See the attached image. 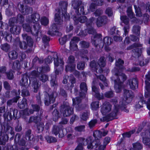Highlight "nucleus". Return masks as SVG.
Returning <instances> with one entry per match:
<instances>
[{
  "label": "nucleus",
  "instance_id": "obj_35",
  "mask_svg": "<svg viewBox=\"0 0 150 150\" xmlns=\"http://www.w3.org/2000/svg\"><path fill=\"white\" fill-rule=\"evenodd\" d=\"M11 66L14 69H18L20 68L21 64L18 60H16L11 64Z\"/></svg>",
  "mask_w": 150,
  "mask_h": 150
},
{
  "label": "nucleus",
  "instance_id": "obj_7",
  "mask_svg": "<svg viewBox=\"0 0 150 150\" xmlns=\"http://www.w3.org/2000/svg\"><path fill=\"white\" fill-rule=\"evenodd\" d=\"M75 60V59L73 56L70 55L67 61L68 65L65 68L67 72L69 71H72L75 69L76 64L74 63Z\"/></svg>",
  "mask_w": 150,
  "mask_h": 150
},
{
  "label": "nucleus",
  "instance_id": "obj_29",
  "mask_svg": "<svg viewBox=\"0 0 150 150\" xmlns=\"http://www.w3.org/2000/svg\"><path fill=\"white\" fill-rule=\"evenodd\" d=\"M142 48H136L132 50L133 55L135 57L139 58L140 57V55L142 52Z\"/></svg>",
  "mask_w": 150,
  "mask_h": 150
},
{
  "label": "nucleus",
  "instance_id": "obj_51",
  "mask_svg": "<svg viewBox=\"0 0 150 150\" xmlns=\"http://www.w3.org/2000/svg\"><path fill=\"white\" fill-rule=\"evenodd\" d=\"M59 112L57 109H55L53 112V118L54 121H56L58 119L59 117Z\"/></svg>",
  "mask_w": 150,
  "mask_h": 150
},
{
  "label": "nucleus",
  "instance_id": "obj_50",
  "mask_svg": "<svg viewBox=\"0 0 150 150\" xmlns=\"http://www.w3.org/2000/svg\"><path fill=\"white\" fill-rule=\"evenodd\" d=\"M40 118L37 116H31L30 117L29 119L28 122L31 123V122H35L37 123L38 122V120H40Z\"/></svg>",
  "mask_w": 150,
  "mask_h": 150
},
{
  "label": "nucleus",
  "instance_id": "obj_25",
  "mask_svg": "<svg viewBox=\"0 0 150 150\" xmlns=\"http://www.w3.org/2000/svg\"><path fill=\"white\" fill-rule=\"evenodd\" d=\"M61 10H58L57 13H56L54 16V21L56 23L59 25H61L63 23L62 18L61 16Z\"/></svg>",
  "mask_w": 150,
  "mask_h": 150
},
{
  "label": "nucleus",
  "instance_id": "obj_48",
  "mask_svg": "<svg viewBox=\"0 0 150 150\" xmlns=\"http://www.w3.org/2000/svg\"><path fill=\"white\" fill-rule=\"evenodd\" d=\"M50 84L51 87L54 88H57L58 86L57 81L56 80V78L53 77L50 81Z\"/></svg>",
  "mask_w": 150,
  "mask_h": 150
},
{
  "label": "nucleus",
  "instance_id": "obj_57",
  "mask_svg": "<svg viewBox=\"0 0 150 150\" xmlns=\"http://www.w3.org/2000/svg\"><path fill=\"white\" fill-rule=\"evenodd\" d=\"M142 46V45L139 43H135L132 45L128 47L127 49V50H131L135 47H140Z\"/></svg>",
  "mask_w": 150,
  "mask_h": 150
},
{
  "label": "nucleus",
  "instance_id": "obj_18",
  "mask_svg": "<svg viewBox=\"0 0 150 150\" xmlns=\"http://www.w3.org/2000/svg\"><path fill=\"white\" fill-rule=\"evenodd\" d=\"M107 23V18L106 16L98 17L97 19L96 24L98 27H100L106 24Z\"/></svg>",
  "mask_w": 150,
  "mask_h": 150
},
{
  "label": "nucleus",
  "instance_id": "obj_55",
  "mask_svg": "<svg viewBox=\"0 0 150 150\" xmlns=\"http://www.w3.org/2000/svg\"><path fill=\"white\" fill-rule=\"evenodd\" d=\"M90 67L92 70L94 71L97 67H99L98 64H97L95 60L92 61L90 64Z\"/></svg>",
  "mask_w": 150,
  "mask_h": 150
},
{
  "label": "nucleus",
  "instance_id": "obj_40",
  "mask_svg": "<svg viewBox=\"0 0 150 150\" xmlns=\"http://www.w3.org/2000/svg\"><path fill=\"white\" fill-rule=\"evenodd\" d=\"M114 88L115 90L117 93L120 92L122 90V88L123 87V84L121 83H118L115 82Z\"/></svg>",
  "mask_w": 150,
  "mask_h": 150
},
{
  "label": "nucleus",
  "instance_id": "obj_20",
  "mask_svg": "<svg viewBox=\"0 0 150 150\" xmlns=\"http://www.w3.org/2000/svg\"><path fill=\"white\" fill-rule=\"evenodd\" d=\"M14 91L15 92V93L16 94V97L7 101V105L8 106H10L12 105L13 103H17V101L20 98L19 96V95L20 93V90H18V92L17 93L15 91Z\"/></svg>",
  "mask_w": 150,
  "mask_h": 150
},
{
  "label": "nucleus",
  "instance_id": "obj_59",
  "mask_svg": "<svg viewBox=\"0 0 150 150\" xmlns=\"http://www.w3.org/2000/svg\"><path fill=\"white\" fill-rule=\"evenodd\" d=\"M85 63L82 62H79L77 65V67L78 69L82 70L85 68Z\"/></svg>",
  "mask_w": 150,
  "mask_h": 150
},
{
  "label": "nucleus",
  "instance_id": "obj_26",
  "mask_svg": "<svg viewBox=\"0 0 150 150\" xmlns=\"http://www.w3.org/2000/svg\"><path fill=\"white\" fill-rule=\"evenodd\" d=\"M28 77L26 74L22 75V78L20 81V84L21 86L26 87L28 85Z\"/></svg>",
  "mask_w": 150,
  "mask_h": 150
},
{
  "label": "nucleus",
  "instance_id": "obj_58",
  "mask_svg": "<svg viewBox=\"0 0 150 150\" xmlns=\"http://www.w3.org/2000/svg\"><path fill=\"white\" fill-rule=\"evenodd\" d=\"M93 136L97 139L101 138L102 136V132L99 130L95 131L93 132Z\"/></svg>",
  "mask_w": 150,
  "mask_h": 150
},
{
  "label": "nucleus",
  "instance_id": "obj_9",
  "mask_svg": "<svg viewBox=\"0 0 150 150\" xmlns=\"http://www.w3.org/2000/svg\"><path fill=\"white\" fill-rule=\"evenodd\" d=\"M59 5L61 6V10L62 11V14L66 20H69L70 16L69 14L66 13L67 8L68 5L67 2L64 1H61L59 3Z\"/></svg>",
  "mask_w": 150,
  "mask_h": 150
},
{
  "label": "nucleus",
  "instance_id": "obj_14",
  "mask_svg": "<svg viewBox=\"0 0 150 150\" xmlns=\"http://www.w3.org/2000/svg\"><path fill=\"white\" fill-rule=\"evenodd\" d=\"M121 20L125 24V26L124 27L125 33L124 35L126 36V34L128 33L129 28V19L125 16H122L120 17Z\"/></svg>",
  "mask_w": 150,
  "mask_h": 150
},
{
  "label": "nucleus",
  "instance_id": "obj_6",
  "mask_svg": "<svg viewBox=\"0 0 150 150\" xmlns=\"http://www.w3.org/2000/svg\"><path fill=\"white\" fill-rule=\"evenodd\" d=\"M56 94V93L55 91L52 92L50 94H49L45 92L44 99L45 105L48 106L51 103H53L55 101V95Z\"/></svg>",
  "mask_w": 150,
  "mask_h": 150
},
{
  "label": "nucleus",
  "instance_id": "obj_23",
  "mask_svg": "<svg viewBox=\"0 0 150 150\" xmlns=\"http://www.w3.org/2000/svg\"><path fill=\"white\" fill-rule=\"evenodd\" d=\"M21 8L20 10L23 14L26 15L32 13L33 11L32 8L28 6L24 7L22 5H21Z\"/></svg>",
  "mask_w": 150,
  "mask_h": 150
},
{
  "label": "nucleus",
  "instance_id": "obj_28",
  "mask_svg": "<svg viewBox=\"0 0 150 150\" xmlns=\"http://www.w3.org/2000/svg\"><path fill=\"white\" fill-rule=\"evenodd\" d=\"M139 62L136 63L135 64L138 65L139 64L141 66H143L147 64L149 62V59H144L142 57H139L138 58Z\"/></svg>",
  "mask_w": 150,
  "mask_h": 150
},
{
  "label": "nucleus",
  "instance_id": "obj_12",
  "mask_svg": "<svg viewBox=\"0 0 150 150\" xmlns=\"http://www.w3.org/2000/svg\"><path fill=\"white\" fill-rule=\"evenodd\" d=\"M112 105L109 102L105 101L102 105L101 112L103 115L109 112L111 110Z\"/></svg>",
  "mask_w": 150,
  "mask_h": 150
},
{
  "label": "nucleus",
  "instance_id": "obj_17",
  "mask_svg": "<svg viewBox=\"0 0 150 150\" xmlns=\"http://www.w3.org/2000/svg\"><path fill=\"white\" fill-rule=\"evenodd\" d=\"M53 56L55 66L57 67L59 66H60V67H62L64 64V62L62 59H59L58 54L57 53H54Z\"/></svg>",
  "mask_w": 150,
  "mask_h": 150
},
{
  "label": "nucleus",
  "instance_id": "obj_22",
  "mask_svg": "<svg viewBox=\"0 0 150 150\" xmlns=\"http://www.w3.org/2000/svg\"><path fill=\"white\" fill-rule=\"evenodd\" d=\"M128 83L132 89H134L138 87V81L136 79L132 78L128 80Z\"/></svg>",
  "mask_w": 150,
  "mask_h": 150
},
{
  "label": "nucleus",
  "instance_id": "obj_38",
  "mask_svg": "<svg viewBox=\"0 0 150 150\" xmlns=\"http://www.w3.org/2000/svg\"><path fill=\"white\" fill-rule=\"evenodd\" d=\"M31 106L33 109H31L29 110L30 114H33L34 111L38 112L40 110V105L37 104H32Z\"/></svg>",
  "mask_w": 150,
  "mask_h": 150
},
{
  "label": "nucleus",
  "instance_id": "obj_56",
  "mask_svg": "<svg viewBox=\"0 0 150 150\" xmlns=\"http://www.w3.org/2000/svg\"><path fill=\"white\" fill-rule=\"evenodd\" d=\"M91 108L93 110H96L99 108V104L98 101L93 102L91 104Z\"/></svg>",
  "mask_w": 150,
  "mask_h": 150
},
{
  "label": "nucleus",
  "instance_id": "obj_54",
  "mask_svg": "<svg viewBox=\"0 0 150 150\" xmlns=\"http://www.w3.org/2000/svg\"><path fill=\"white\" fill-rule=\"evenodd\" d=\"M127 12L128 16L131 18H132L134 17V15L132 12V7L129 6L127 8Z\"/></svg>",
  "mask_w": 150,
  "mask_h": 150
},
{
  "label": "nucleus",
  "instance_id": "obj_16",
  "mask_svg": "<svg viewBox=\"0 0 150 150\" xmlns=\"http://www.w3.org/2000/svg\"><path fill=\"white\" fill-rule=\"evenodd\" d=\"M79 40V38L77 37H74L71 39L70 43V49L72 51L76 50L77 49L76 43Z\"/></svg>",
  "mask_w": 150,
  "mask_h": 150
},
{
  "label": "nucleus",
  "instance_id": "obj_33",
  "mask_svg": "<svg viewBox=\"0 0 150 150\" xmlns=\"http://www.w3.org/2000/svg\"><path fill=\"white\" fill-rule=\"evenodd\" d=\"M34 81H33V87L34 92L35 93L37 92L40 86V85L38 83V81L36 80V78L33 79Z\"/></svg>",
  "mask_w": 150,
  "mask_h": 150
},
{
  "label": "nucleus",
  "instance_id": "obj_10",
  "mask_svg": "<svg viewBox=\"0 0 150 150\" xmlns=\"http://www.w3.org/2000/svg\"><path fill=\"white\" fill-rule=\"evenodd\" d=\"M52 133L56 136L59 134V137L60 138L64 136L63 130L61 125H54L52 129Z\"/></svg>",
  "mask_w": 150,
  "mask_h": 150
},
{
  "label": "nucleus",
  "instance_id": "obj_21",
  "mask_svg": "<svg viewBox=\"0 0 150 150\" xmlns=\"http://www.w3.org/2000/svg\"><path fill=\"white\" fill-rule=\"evenodd\" d=\"M4 130L7 136L10 135L11 138H13L14 135V133L13 128L9 125H6L4 126Z\"/></svg>",
  "mask_w": 150,
  "mask_h": 150
},
{
  "label": "nucleus",
  "instance_id": "obj_3",
  "mask_svg": "<svg viewBox=\"0 0 150 150\" xmlns=\"http://www.w3.org/2000/svg\"><path fill=\"white\" fill-rule=\"evenodd\" d=\"M61 110L62 111L64 117H67L70 116L73 113V109L67 102H64L61 106Z\"/></svg>",
  "mask_w": 150,
  "mask_h": 150
},
{
  "label": "nucleus",
  "instance_id": "obj_24",
  "mask_svg": "<svg viewBox=\"0 0 150 150\" xmlns=\"http://www.w3.org/2000/svg\"><path fill=\"white\" fill-rule=\"evenodd\" d=\"M40 26L39 23H35L31 29V33L34 35L37 36L40 31Z\"/></svg>",
  "mask_w": 150,
  "mask_h": 150
},
{
  "label": "nucleus",
  "instance_id": "obj_44",
  "mask_svg": "<svg viewBox=\"0 0 150 150\" xmlns=\"http://www.w3.org/2000/svg\"><path fill=\"white\" fill-rule=\"evenodd\" d=\"M41 73V72H38L37 70V71L35 70L32 71L30 75V80L32 81L33 80V77H34V79L35 78V77H38L39 75H40V73Z\"/></svg>",
  "mask_w": 150,
  "mask_h": 150
},
{
  "label": "nucleus",
  "instance_id": "obj_2",
  "mask_svg": "<svg viewBox=\"0 0 150 150\" xmlns=\"http://www.w3.org/2000/svg\"><path fill=\"white\" fill-rule=\"evenodd\" d=\"M80 88L82 93H80V97H77L75 99H72L73 105H78L81 102L82 98L85 96V92H87V86L86 83L82 82L81 83L80 85Z\"/></svg>",
  "mask_w": 150,
  "mask_h": 150
},
{
  "label": "nucleus",
  "instance_id": "obj_30",
  "mask_svg": "<svg viewBox=\"0 0 150 150\" xmlns=\"http://www.w3.org/2000/svg\"><path fill=\"white\" fill-rule=\"evenodd\" d=\"M8 56L11 59H15L18 58V53L16 51L13 50L9 52Z\"/></svg>",
  "mask_w": 150,
  "mask_h": 150
},
{
  "label": "nucleus",
  "instance_id": "obj_32",
  "mask_svg": "<svg viewBox=\"0 0 150 150\" xmlns=\"http://www.w3.org/2000/svg\"><path fill=\"white\" fill-rule=\"evenodd\" d=\"M74 20L76 24L78 23V21L81 23H84L87 20V17L85 16H81L79 18H76L75 17L74 18Z\"/></svg>",
  "mask_w": 150,
  "mask_h": 150
},
{
  "label": "nucleus",
  "instance_id": "obj_15",
  "mask_svg": "<svg viewBox=\"0 0 150 150\" xmlns=\"http://www.w3.org/2000/svg\"><path fill=\"white\" fill-rule=\"evenodd\" d=\"M94 20V18L92 17L86 23L88 32L90 34H94L96 33V30L92 27V23Z\"/></svg>",
  "mask_w": 150,
  "mask_h": 150
},
{
  "label": "nucleus",
  "instance_id": "obj_45",
  "mask_svg": "<svg viewBox=\"0 0 150 150\" xmlns=\"http://www.w3.org/2000/svg\"><path fill=\"white\" fill-rule=\"evenodd\" d=\"M97 80V82L98 81V79H99L101 81H102L103 83L104 84L105 86H107L108 84L107 83V81L105 77L103 75L100 76H98L96 75Z\"/></svg>",
  "mask_w": 150,
  "mask_h": 150
},
{
  "label": "nucleus",
  "instance_id": "obj_37",
  "mask_svg": "<svg viewBox=\"0 0 150 150\" xmlns=\"http://www.w3.org/2000/svg\"><path fill=\"white\" fill-rule=\"evenodd\" d=\"M112 41V39L110 38L106 37L103 39V46L104 45L105 46L109 45L111 44Z\"/></svg>",
  "mask_w": 150,
  "mask_h": 150
},
{
  "label": "nucleus",
  "instance_id": "obj_36",
  "mask_svg": "<svg viewBox=\"0 0 150 150\" xmlns=\"http://www.w3.org/2000/svg\"><path fill=\"white\" fill-rule=\"evenodd\" d=\"M40 16L38 13H35L31 15V22L35 23L37 22L40 19Z\"/></svg>",
  "mask_w": 150,
  "mask_h": 150
},
{
  "label": "nucleus",
  "instance_id": "obj_13",
  "mask_svg": "<svg viewBox=\"0 0 150 150\" xmlns=\"http://www.w3.org/2000/svg\"><path fill=\"white\" fill-rule=\"evenodd\" d=\"M115 75L116 76L117 79L115 80V82L118 83L123 84L124 82L126 80L127 77L125 74L121 73H116Z\"/></svg>",
  "mask_w": 150,
  "mask_h": 150
},
{
  "label": "nucleus",
  "instance_id": "obj_39",
  "mask_svg": "<svg viewBox=\"0 0 150 150\" xmlns=\"http://www.w3.org/2000/svg\"><path fill=\"white\" fill-rule=\"evenodd\" d=\"M52 29H50L47 32V34L51 35L55 34V32H57V27L55 24H53L52 26Z\"/></svg>",
  "mask_w": 150,
  "mask_h": 150
},
{
  "label": "nucleus",
  "instance_id": "obj_1",
  "mask_svg": "<svg viewBox=\"0 0 150 150\" xmlns=\"http://www.w3.org/2000/svg\"><path fill=\"white\" fill-rule=\"evenodd\" d=\"M124 96L127 101L122 100L120 101L118 104L117 99L116 98L112 99L111 102L114 105L112 112L107 116L108 120H111L114 118L119 113L120 108L123 110L125 108V105L126 103H129L133 97V93L132 91L125 89L124 90Z\"/></svg>",
  "mask_w": 150,
  "mask_h": 150
},
{
  "label": "nucleus",
  "instance_id": "obj_8",
  "mask_svg": "<svg viewBox=\"0 0 150 150\" xmlns=\"http://www.w3.org/2000/svg\"><path fill=\"white\" fill-rule=\"evenodd\" d=\"M110 140V138L109 137H106L104 139L103 145H101L100 143L99 140L97 141H94L93 142L94 144L95 145V149L98 148V149L99 150H103L106 147V145L108 144Z\"/></svg>",
  "mask_w": 150,
  "mask_h": 150
},
{
  "label": "nucleus",
  "instance_id": "obj_61",
  "mask_svg": "<svg viewBox=\"0 0 150 150\" xmlns=\"http://www.w3.org/2000/svg\"><path fill=\"white\" fill-rule=\"evenodd\" d=\"M17 22V19L15 17L12 18L9 20V24L10 26H12Z\"/></svg>",
  "mask_w": 150,
  "mask_h": 150
},
{
  "label": "nucleus",
  "instance_id": "obj_47",
  "mask_svg": "<svg viewBox=\"0 0 150 150\" xmlns=\"http://www.w3.org/2000/svg\"><path fill=\"white\" fill-rule=\"evenodd\" d=\"M19 48L22 50H25L28 47V45L25 41L20 42L19 43Z\"/></svg>",
  "mask_w": 150,
  "mask_h": 150
},
{
  "label": "nucleus",
  "instance_id": "obj_11",
  "mask_svg": "<svg viewBox=\"0 0 150 150\" xmlns=\"http://www.w3.org/2000/svg\"><path fill=\"white\" fill-rule=\"evenodd\" d=\"M141 135L143 136V142L146 145L150 147V130H146L144 132L141 133Z\"/></svg>",
  "mask_w": 150,
  "mask_h": 150
},
{
  "label": "nucleus",
  "instance_id": "obj_34",
  "mask_svg": "<svg viewBox=\"0 0 150 150\" xmlns=\"http://www.w3.org/2000/svg\"><path fill=\"white\" fill-rule=\"evenodd\" d=\"M72 6L75 9H78V7L81 6L82 4V1L79 0H72Z\"/></svg>",
  "mask_w": 150,
  "mask_h": 150
},
{
  "label": "nucleus",
  "instance_id": "obj_62",
  "mask_svg": "<svg viewBox=\"0 0 150 150\" xmlns=\"http://www.w3.org/2000/svg\"><path fill=\"white\" fill-rule=\"evenodd\" d=\"M40 22L42 25L46 26L49 23V20L45 17H42L41 19Z\"/></svg>",
  "mask_w": 150,
  "mask_h": 150
},
{
  "label": "nucleus",
  "instance_id": "obj_42",
  "mask_svg": "<svg viewBox=\"0 0 150 150\" xmlns=\"http://www.w3.org/2000/svg\"><path fill=\"white\" fill-rule=\"evenodd\" d=\"M37 70L39 72L44 73L50 71V68L48 66H47L44 68L43 67H38L37 68Z\"/></svg>",
  "mask_w": 150,
  "mask_h": 150
},
{
  "label": "nucleus",
  "instance_id": "obj_5",
  "mask_svg": "<svg viewBox=\"0 0 150 150\" xmlns=\"http://www.w3.org/2000/svg\"><path fill=\"white\" fill-rule=\"evenodd\" d=\"M97 84V80L94 79L92 83V87L93 94L98 99L100 100L103 98V93L100 94L99 92V89L97 88L96 86Z\"/></svg>",
  "mask_w": 150,
  "mask_h": 150
},
{
  "label": "nucleus",
  "instance_id": "obj_52",
  "mask_svg": "<svg viewBox=\"0 0 150 150\" xmlns=\"http://www.w3.org/2000/svg\"><path fill=\"white\" fill-rule=\"evenodd\" d=\"M1 49L5 52H7L10 48V46L8 44L5 43L1 46Z\"/></svg>",
  "mask_w": 150,
  "mask_h": 150
},
{
  "label": "nucleus",
  "instance_id": "obj_31",
  "mask_svg": "<svg viewBox=\"0 0 150 150\" xmlns=\"http://www.w3.org/2000/svg\"><path fill=\"white\" fill-rule=\"evenodd\" d=\"M139 98H140V100L135 105V107L137 109H139L142 107L143 104L145 103V101L144 100L143 97L142 95H140Z\"/></svg>",
  "mask_w": 150,
  "mask_h": 150
},
{
  "label": "nucleus",
  "instance_id": "obj_63",
  "mask_svg": "<svg viewBox=\"0 0 150 150\" xmlns=\"http://www.w3.org/2000/svg\"><path fill=\"white\" fill-rule=\"evenodd\" d=\"M133 146L135 150L141 149L142 148V145L139 142L133 144Z\"/></svg>",
  "mask_w": 150,
  "mask_h": 150
},
{
  "label": "nucleus",
  "instance_id": "obj_4",
  "mask_svg": "<svg viewBox=\"0 0 150 150\" xmlns=\"http://www.w3.org/2000/svg\"><path fill=\"white\" fill-rule=\"evenodd\" d=\"M92 137H89L87 139H85L83 138L80 137L78 139L79 144L83 145H86L88 144L87 148L88 149H92L95 148V145L93 143L94 142H92Z\"/></svg>",
  "mask_w": 150,
  "mask_h": 150
},
{
  "label": "nucleus",
  "instance_id": "obj_60",
  "mask_svg": "<svg viewBox=\"0 0 150 150\" xmlns=\"http://www.w3.org/2000/svg\"><path fill=\"white\" fill-rule=\"evenodd\" d=\"M140 27L138 25H134L133 27L132 31L134 33L137 35H139V34Z\"/></svg>",
  "mask_w": 150,
  "mask_h": 150
},
{
  "label": "nucleus",
  "instance_id": "obj_27",
  "mask_svg": "<svg viewBox=\"0 0 150 150\" xmlns=\"http://www.w3.org/2000/svg\"><path fill=\"white\" fill-rule=\"evenodd\" d=\"M21 29V26L15 25L10 28V31L12 34L17 35L20 33Z\"/></svg>",
  "mask_w": 150,
  "mask_h": 150
},
{
  "label": "nucleus",
  "instance_id": "obj_43",
  "mask_svg": "<svg viewBox=\"0 0 150 150\" xmlns=\"http://www.w3.org/2000/svg\"><path fill=\"white\" fill-rule=\"evenodd\" d=\"M26 105L27 100L25 98H23L22 101L18 103V106L20 109L25 108Z\"/></svg>",
  "mask_w": 150,
  "mask_h": 150
},
{
  "label": "nucleus",
  "instance_id": "obj_19",
  "mask_svg": "<svg viewBox=\"0 0 150 150\" xmlns=\"http://www.w3.org/2000/svg\"><path fill=\"white\" fill-rule=\"evenodd\" d=\"M10 120H11L12 119L15 120L17 117L18 113V110L14 108H11L10 109L8 112Z\"/></svg>",
  "mask_w": 150,
  "mask_h": 150
},
{
  "label": "nucleus",
  "instance_id": "obj_64",
  "mask_svg": "<svg viewBox=\"0 0 150 150\" xmlns=\"http://www.w3.org/2000/svg\"><path fill=\"white\" fill-rule=\"evenodd\" d=\"M104 57H101L98 62V64L99 66L101 67H104L105 65V62L104 60Z\"/></svg>",
  "mask_w": 150,
  "mask_h": 150
},
{
  "label": "nucleus",
  "instance_id": "obj_53",
  "mask_svg": "<svg viewBox=\"0 0 150 150\" xmlns=\"http://www.w3.org/2000/svg\"><path fill=\"white\" fill-rule=\"evenodd\" d=\"M124 61L121 59H119L115 63L116 66L120 69H122L123 68L122 65L124 64Z\"/></svg>",
  "mask_w": 150,
  "mask_h": 150
},
{
  "label": "nucleus",
  "instance_id": "obj_41",
  "mask_svg": "<svg viewBox=\"0 0 150 150\" xmlns=\"http://www.w3.org/2000/svg\"><path fill=\"white\" fill-rule=\"evenodd\" d=\"M31 130H28L25 132V137L27 140L31 141L32 140L33 136L31 134Z\"/></svg>",
  "mask_w": 150,
  "mask_h": 150
},
{
  "label": "nucleus",
  "instance_id": "obj_49",
  "mask_svg": "<svg viewBox=\"0 0 150 150\" xmlns=\"http://www.w3.org/2000/svg\"><path fill=\"white\" fill-rule=\"evenodd\" d=\"M39 76L40 80L42 82L45 83L48 80V76L45 74H40Z\"/></svg>",
  "mask_w": 150,
  "mask_h": 150
},
{
  "label": "nucleus",
  "instance_id": "obj_46",
  "mask_svg": "<svg viewBox=\"0 0 150 150\" xmlns=\"http://www.w3.org/2000/svg\"><path fill=\"white\" fill-rule=\"evenodd\" d=\"M45 138L47 142L50 143L56 142L57 141V139L55 138L48 135L46 136L45 137Z\"/></svg>",
  "mask_w": 150,
  "mask_h": 150
}]
</instances>
